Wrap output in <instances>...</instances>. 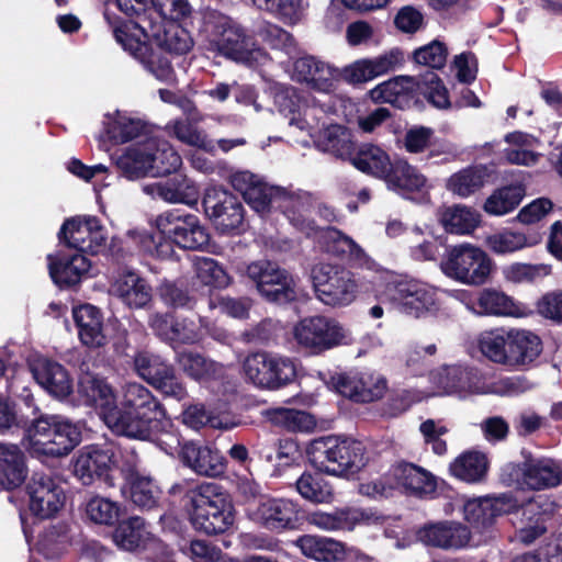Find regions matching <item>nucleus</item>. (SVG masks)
Instances as JSON below:
<instances>
[{"instance_id":"nucleus-1","label":"nucleus","mask_w":562,"mask_h":562,"mask_svg":"<svg viewBox=\"0 0 562 562\" xmlns=\"http://www.w3.org/2000/svg\"><path fill=\"white\" fill-rule=\"evenodd\" d=\"M103 15L123 49L160 81L167 82L173 78L171 63L160 50L184 55L193 46L190 33L177 20L165 21L159 26H148V30H139L140 35H135L128 32L125 22L109 10Z\"/></svg>"},{"instance_id":"nucleus-2","label":"nucleus","mask_w":562,"mask_h":562,"mask_svg":"<svg viewBox=\"0 0 562 562\" xmlns=\"http://www.w3.org/2000/svg\"><path fill=\"white\" fill-rule=\"evenodd\" d=\"M18 415L14 403L0 395V434L23 427V447L31 457L43 459L67 456L81 441L80 428L59 415H41L29 426Z\"/></svg>"},{"instance_id":"nucleus-3","label":"nucleus","mask_w":562,"mask_h":562,"mask_svg":"<svg viewBox=\"0 0 562 562\" xmlns=\"http://www.w3.org/2000/svg\"><path fill=\"white\" fill-rule=\"evenodd\" d=\"M403 63L404 56L401 49L393 48L374 58L356 60L339 72L314 56H304L295 60L293 78L316 91L329 93L335 89V82L339 76L349 83H362L396 70Z\"/></svg>"},{"instance_id":"nucleus-4","label":"nucleus","mask_w":562,"mask_h":562,"mask_svg":"<svg viewBox=\"0 0 562 562\" xmlns=\"http://www.w3.org/2000/svg\"><path fill=\"white\" fill-rule=\"evenodd\" d=\"M133 398L135 401L128 402V406L136 411L121 428L120 436L150 441L168 456H180L183 446L181 435L170 420L162 419L165 409L161 403L150 391H140Z\"/></svg>"},{"instance_id":"nucleus-5","label":"nucleus","mask_w":562,"mask_h":562,"mask_svg":"<svg viewBox=\"0 0 562 562\" xmlns=\"http://www.w3.org/2000/svg\"><path fill=\"white\" fill-rule=\"evenodd\" d=\"M149 390L136 382L126 383L123 387L122 400L117 404L113 389L104 379L86 374L78 384V392L85 398V403L99 409L104 424L116 435H120L122 427L128 422L134 412L128 402H134L133 396Z\"/></svg>"},{"instance_id":"nucleus-6","label":"nucleus","mask_w":562,"mask_h":562,"mask_svg":"<svg viewBox=\"0 0 562 562\" xmlns=\"http://www.w3.org/2000/svg\"><path fill=\"white\" fill-rule=\"evenodd\" d=\"M202 32L210 46L218 54L249 67L258 64L265 53L256 45L252 36L229 16L216 11L203 18Z\"/></svg>"},{"instance_id":"nucleus-7","label":"nucleus","mask_w":562,"mask_h":562,"mask_svg":"<svg viewBox=\"0 0 562 562\" xmlns=\"http://www.w3.org/2000/svg\"><path fill=\"white\" fill-rule=\"evenodd\" d=\"M308 461L321 472L347 477L358 473L367 462L361 441L325 436L312 440L306 449Z\"/></svg>"},{"instance_id":"nucleus-8","label":"nucleus","mask_w":562,"mask_h":562,"mask_svg":"<svg viewBox=\"0 0 562 562\" xmlns=\"http://www.w3.org/2000/svg\"><path fill=\"white\" fill-rule=\"evenodd\" d=\"M188 513L193 528L207 536L225 533L235 521L229 495L214 482H202L193 493V506Z\"/></svg>"},{"instance_id":"nucleus-9","label":"nucleus","mask_w":562,"mask_h":562,"mask_svg":"<svg viewBox=\"0 0 562 562\" xmlns=\"http://www.w3.org/2000/svg\"><path fill=\"white\" fill-rule=\"evenodd\" d=\"M439 266L442 273L452 280L482 285L491 274L493 262L480 247L461 243L446 248Z\"/></svg>"},{"instance_id":"nucleus-10","label":"nucleus","mask_w":562,"mask_h":562,"mask_svg":"<svg viewBox=\"0 0 562 562\" xmlns=\"http://www.w3.org/2000/svg\"><path fill=\"white\" fill-rule=\"evenodd\" d=\"M293 336L297 345L312 355H321L353 342L348 328L336 318L324 315L302 318L294 326Z\"/></svg>"},{"instance_id":"nucleus-11","label":"nucleus","mask_w":562,"mask_h":562,"mask_svg":"<svg viewBox=\"0 0 562 562\" xmlns=\"http://www.w3.org/2000/svg\"><path fill=\"white\" fill-rule=\"evenodd\" d=\"M316 297L330 307L351 304L358 293V283L349 270L328 262H318L311 269Z\"/></svg>"},{"instance_id":"nucleus-12","label":"nucleus","mask_w":562,"mask_h":562,"mask_svg":"<svg viewBox=\"0 0 562 562\" xmlns=\"http://www.w3.org/2000/svg\"><path fill=\"white\" fill-rule=\"evenodd\" d=\"M243 368L254 385L267 390H278L293 382L296 376V364L292 358L268 352L249 355Z\"/></svg>"},{"instance_id":"nucleus-13","label":"nucleus","mask_w":562,"mask_h":562,"mask_svg":"<svg viewBox=\"0 0 562 562\" xmlns=\"http://www.w3.org/2000/svg\"><path fill=\"white\" fill-rule=\"evenodd\" d=\"M156 226L162 236L183 249L202 250L210 243L207 228L195 214L184 210L172 209L159 214Z\"/></svg>"},{"instance_id":"nucleus-14","label":"nucleus","mask_w":562,"mask_h":562,"mask_svg":"<svg viewBox=\"0 0 562 562\" xmlns=\"http://www.w3.org/2000/svg\"><path fill=\"white\" fill-rule=\"evenodd\" d=\"M247 276L268 302L286 304L297 299V285L293 276L276 262L254 261L247 267Z\"/></svg>"},{"instance_id":"nucleus-15","label":"nucleus","mask_w":562,"mask_h":562,"mask_svg":"<svg viewBox=\"0 0 562 562\" xmlns=\"http://www.w3.org/2000/svg\"><path fill=\"white\" fill-rule=\"evenodd\" d=\"M58 238L74 252L95 255L105 250L106 234L94 216L71 217L61 225Z\"/></svg>"},{"instance_id":"nucleus-16","label":"nucleus","mask_w":562,"mask_h":562,"mask_svg":"<svg viewBox=\"0 0 562 562\" xmlns=\"http://www.w3.org/2000/svg\"><path fill=\"white\" fill-rule=\"evenodd\" d=\"M504 473L521 488L541 491L558 486L562 481V469L550 458H528L521 464H508Z\"/></svg>"},{"instance_id":"nucleus-17","label":"nucleus","mask_w":562,"mask_h":562,"mask_svg":"<svg viewBox=\"0 0 562 562\" xmlns=\"http://www.w3.org/2000/svg\"><path fill=\"white\" fill-rule=\"evenodd\" d=\"M25 494L30 512L40 519L54 517L65 503L63 487L49 473L33 472L25 484Z\"/></svg>"},{"instance_id":"nucleus-18","label":"nucleus","mask_w":562,"mask_h":562,"mask_svg":"<svg viewBox=\"0 0 562 562\" xmlns=\"http://www.w3.org/2000/svg\"><path fill=\"white\" fill-rule=\"evenodd\" d=\"M430 381L443 394L461 398L469 394H484L487 391L486 381L481 372L462 366H442L430 372Z\"/></svg>"},{"instance_id":"nucleus-19","label":"nucleus","mask_w":562,"mask_h":562,"mask_svg":"<svg viewBox=\"0 0 562 562\" xmlns=\"http://www.w3.org/2000/svg\"><path fill=\"white\" fill-rule=\"evenodd\" d=\"M248 517L268 530H292L300 522V508L291 499L267 496L248 509Z\"/></svg>"},{"instance_id":"nucleus-20","label":"nucleus","mask_w":562,"mask_h":562,"mask_svg":"<svg viewBox=\"0 0 562 562\" xmlns=\"http://www.w3.org/2000/svg\"><path fill=\"white\" fill-rule=\"evenodd\" d=\"M203 207L216 229L222 234H233L243 225V204L226 190L209 189L203 199Z\"/></svg>"},{"instance_id":"nucleus-21","label":"nucleus","mask_w":562,"mask_h":562,"mask_svg":"<svg viewBox=\"0 0 562 562\" xmlns=\"http://www.w3.org/2000/svg\"><path fill=\"white\" fill-rule=\"evenodd\" d=\"M333 386L345 397L359 403L381 398L386 391V380L372 371H349L331 378Z\"/></svg>"},{"instance_id":"nucleus-22","label":"nucleus","mask_w":562,"mask_h":562,"mask_svg":"<svg viewBox=\"0 0 562 562\" xmlns=\"http://www.w3.org/2000/svg\"><path fill=\"white\" fill-rule=\"evenodd\" d=\"M389 295L401 313L412 317H422L436 308L434 290L417 280H401L389 285Z\"/></svg>"},{"instance_id":"nucleus-23","label":"nucleus","mask_w":562,"mask_h":562,"mask_svg":"<svg viewBox=\"0 0 562 562\" xmlns=\"http://www.w3.org/2000/svg\"><path fill=\"white\" fill-rule=\"evenodd\" d=\"M415 537L427 548L454 551L463 549L470 543L471 531L459 521L441 520L424 524L416 529Z\"/></svg>"},{"instance_id":"nucleus-24","label":"nucleus","mask_w":562,"mask_h":562,"mask_svg":"<svg viewBox=\"0 0 562 562\" xmlns=\"http://www.w3.org/2000/svg\"><path fill=\"white\" fill-rule=\"evenodd\" d=\"M518 507L512 493L469 499L463 506L464 519L479 530L493 526L498 516L509 514Z\"/></svg>"},{"instance_id":"nucleus-25","label":"nucleus","mask_w":562,"mask_h":562,"mask_svg":"<svg viewBox=\"0 0 562 562\" xmlns=\"http://www.w3.org/2000/svg\"><path fill=\"white\" fill-rule=\"evenodd\" d=\"M113 464L112 449L99 445L83 447L74 463V473L83 484L90 485L95 480H103L112 485L110 470Z\"/></svg>"},{"instance_id":"nucleus-26","label":"nucleus","mask_w":562,"mask_h":562,"mask_svg":"<svg viewBox=\"0 0 562 562\" xmlns=\"http://www.w3.org/2000/svg\"><path fill=\"white\" fill-rule=\"evenodd\" d=\"M47 260L49 276L59 288L77 285L91 267L90 261L78 252L64 254L58 251L55 255H48Z\"/></svg>"},{"instance_id":"nucleus-27","label":"nucleus","mask_w":562,"mask_h":562,"mask_svg":"<svg viewBox=\"0 0 562 562\" xmlns=\"http://www.w3.org/2000/svg\"><path fill=\"white\" fill-rule=\"evenodd\" d=\"M389 476L394 487H402L407 494L425 497L432 495L437 488L436 477L427 470L409 462L393 465Z\"/></svg>"},{"instance_id":"nucleus-28","label":"nucleus","mask_w":562,"mask_h":562,"mask_svg":"<svg viewBox=\"0 0 562 562\" xmlns=\"http://www.w3.org/2000/svg\"><path fill=\"white\" fill-rule=\"evenodd\" d=\"M179 457L187 468L202 476L216 477L226 469L224 458L217 450L195 441L184 442Z\"/></svg>"},{"instance_id":"nucleus-29","label":"nucleus","mask_w":562,"mask_h":562,"mask_svg":"<svg viewBox=\"0 0 562 562\" xmlns=\"http://www.w3.org/2000/svg\"><path fill=\"white\" fill-rule=\"evenodd\" d=\"M276 210L289 220V222L299 231L307 236L315 232V224L307 216V211L312 205V194L302 190H290L282 188L278 195Z\"/></svg>"},{"instance_id":"nucleus-30","label":"nucleus","mask_w":562,"mask_h":562,"mask_svg":"<svg viewBox=\"0 0 562 562\" xmlns=\"http://www.w3.org/2000/svg\"><path fill=\"white\" fill-rule=\"evenodd\" d=\"M370 95L375 102L408 108L418 99V76H396L373 88Z\"/></svg>"},{"instance_id":"nucleus-31","label":"nucleus","mask_w":562,"mask_h":562,"mask_svg":"<svg viewBox=\"0 0 562 562\" xmlns=\"http://www.w3.org/2000/svg\"><path fill=\"white\" fill-rule=\"evenodd\" d=\"M111 294L131 308L145 307L151 300V288L134 271L121 274L111 285Z\"/></svg>"},{"instance_id":"nucleus-32","label":"nucleus","mask_w":562,"mask_h":562,"mask_svg":"<svg viewBox=\"0 0 562 562\" xmlns=\"http://www.w3.org/2000/svg\"><path fill=\"white\" fill-rule=\"evenodd\" d=\"M33 375L44 390L57 398H65L72 391V380L68 371L58 362L40 360L33 367Z\"/></svg>"},{"instance_id":"nucleus-33","label":"nucleus","mask_w":562,"mask_h":562,"mask_svg":"<svg viewBox=\"0 0 562 562\" xmlns=\"http://www.w3.org/2000/svg\"><path fill=\"white\" fill-rule=\"evenodd\" d=\"M74 319L80 341L89 348H99L106 344L101 312L93 305L75 307Z\"/></svg>"},{"instance_id":"nucleus-34","label":"nucleus","mask_w":562,"mask_h":562,"mask_svg":"<svg viewBox=\"0 0 562 562\" xmlns=\"http://www.w3.org/2000/svg\"><path fill=\"white\" fill-rule=\"evenodd\" d=\"M322 237L328 252L346 256L349 261L360 268L373 269L374 261L351 237L335 227L323 231Z\"/></svg>"},{"instance_id":"nucleus-35","label":"nucleus","mask_w":562,"mask_h":562,"mask_svg":"<svg viewBox=\"0 0 562 562\" xmlns=\"http://www.w3.org/2000/svg\"><path fill=\"white\" fill-rule=\"evenodd\" d=\"M26 477L24 454L18 445L0 442V490L19 487Z\"/></svg>"},{"instance_id":"nucleus-36","label":"nucleus","mask_w":562,"mask_h":562,"mask_svg":"<svg viewBox=\"0 0 562 562\" xmlns=\"http://www.w3.org/2000/svg\"><path fill=\"white\" fill-rule=\"evenodd\" d=\"M492 175L486 165H472L452 173L446 182L449 192L459 198H469L480 191Z\"/></svg>"},{"instance_id":"nucleus-37","label":"nucleus","mask_w":562,"mask_h":562,"mask_svg":"<svg viewBox=\"0 0 562 562\" xmlns=\"http://www.w3.org/2000/svg\"><path fill=\"white\" fill-rule=\"evenodd\" d=\"M295 544L306 558L319 562L341 561L346 557L345 543L328 537L304 535Z\"/></svg>"},{"instance_id":"nucleus-38","label":"nucleus","mask_w":562,"mask_h":562,"mask_svg":"<svg viewBox=\"0 0 562 562\" xmlns=\"http://www.w3.org/2000/svg\"><path fill=\"white\" fill-rule=\"evenodd\" d=\"M335 112L330 99L328 101L319 100L310 93L305 97V104L300 117H292L290 125L296 126L301 131H307L311 136L330 124L329 115Z\"/></svg>"},{"instance_id":"nucleus-39","label":"nucleus","mask_w":562,"mask_h":562,"mask_svg":"<svg viewBox=\"0 0 562 562\" xmlns=\"http://www.w3.org/2000/svg\"><path fill=\"white\" fill-rule=\"evenodd\" d=\"M542 352V341L538 335L526 329H510L509 367H525L533 362Z\"/></svg>"},{"instance_id":"nucleus-40","label":"nucleus","mask_w":562,"mask_h":562,"mask_svg":"<svg viewBox=\"0 0 562 562\" xmlns=\"http://www.w3.org/2000/svg\"><path fill=\"white\" fill-rule=\"evenodd\" d=\"M317 148L341 159H349L356 147L348 130L338 124H328L317 131L314 136Z\"/></svg>"},{"instance_id":"nucleus-41","label":"nucleus","mask_w":562,"mask_h":562,"mask_svg":"<svg viewBox=\"0 0 562 562\" xmlns=\"http://www.w3.org/2000/svg\"><path fill=\"white\" fill-rule=\"evenodd\" d=\"M385 181L389 188L403 195L423 192L427 188L426 177L403 159L392 162V170L387 172Z\"/></svg>"},{"instance_id":"nucleus-42","label":"nucleus","mask_w":562,"mask_h":562,"mask_svg":"<svg viewBox=\"0 0 562 562\" xmlns=\"http://www.w3.org/2000/svg\"><path fill=\"white\" fill-rule=\"evenodd\" d=\"M149 149L150 145L145 142L142 145L127 147L121 155L116 156L114 161L121 175L128 180L151 176Z\"/></svg>"},{"instance_id":"nucleus-43","label":"nucleus","mask_w":562,"mask_h":562,"mask_svg":"<svg viewBox=\"0 0 562 562\" xmlns=\"http://www.w3.org/2000/svg\"><path fill=\"white\" fill-rule=\"evenodd\" d=\"M103 125L106 137L115 144L131 142L143 135L146 128L142 120L119 111L113 115L106 114Z\"/></svg>"},{"instance_id":"nucleus-44","label":"nucleus","mask_w":562,"mask_h":562,"mask_svg":"<svg viewBox=\"0 0 562 562\" xmlns=\"http://www.w3.org/2000/svg\"><path fill=\"white\" fill-rule=\"evenodd\" d=\"M439 222L449 234L468 235L477 227L480 214L469 206L454 204L440 211Z\"/></svg>"},{"instance_id":"nucleus-45","label":"nucleus","mask_w":562,"mask_h":562,"mask_svg":"<svg viewBox=\"0 0 562 562\" xmlns=\"http://www.w3.org/2000/svg\"><path fill=\"white\" fill-rule=\"evenodd\" d=\"M488 461L484 453L467 451L450 463V473L467 483L482 482L487 473Z\"/></svg>"},{"instance_id":"nucleus-46","label":"nucleus","mask_w":562,"mask_h":562,"mask_svg":"<svg viewBox=\"0 0 562 562\" xmlns=\"http://www.w3.org/2000/svg\"><path fill=\"white\" fill-rule=\"evenodd\" d=\"M352 165L360 171L385 180L387 172L392 170L389 155L378 146L366 144L349 158Z\"/></svg>"},{"instance_id":"nucleus-47","label":"nucleus","mask_w":562,"mask_h":562,"mask_svg":"<svg viewBox=\"0 0 562 562\" xmlns=\"http://www.w3.org/2000/svg\"><path fill=\"white\" fill-rule=\"evenodd\" d=\"M188 0H150L149 15L142 19L139 30L159 26L165 21L179 20L190 14Z\"/></svg>"},{"instance_id":"nucleus-48","label":"nucleus","mask_w":562,"mask_h":562,"mask_svg":"<svg viewBox=\"0 0 562 562\" xmlns=\"http://www.w3.org/2000/svg\"><path fill=\"white\" fill-rule=\"evenodd\" d=\"M149 160L153 177H164L176 172L182 165L178 151L166 140L148 139Z\"/></svg>"},{"instance_id":"nucleus-49","label":"nucleus","mask_w":562,"mask_h":562,"mask_svg":"<svg viewBox=\"0 0 562 562\" xmlns=\"http://www.w3.org/2000/svg\"><path fill=\"white\" fill-rule=\"evenodd\" d=\"M510 329L495 328L481 333L477 344L482 355L490 361L508 366Z\"/></svg>"},{"instance_id":"nucleus-50","label":"nucleus","mask_w":562,"mask_h":562,"mask_svg":"<svg viewBox=\"0 0 562 562\" xmlns=\"http://www.w3.org/2000/svg\"><path fill=\"white\" fill-rule=\"evenodd\" d=\"M323 473L318 470L314 472L305 471L297 477L295 488L302 498L314 504L331 501L333 487Z\"/></svg>"},{"instance_id":"nucleus-51","label":"nucleus","mask_w":562,"mask_h":562,"mask_svg":"<svg viewBox=\"0 0 562 562\" xmlns=\"http://www.w3.org/2000/svg\"><path fill=\"white\" fill-rule=\"evenodd\" d=\"M176 362L188 376L196 381L215 378L222 370V366L218 363L190 350L178 351Z\"/></svg>"},{"instance_id":"nucleus-52","label":"nucleus","mask_w":562,"mask_h":562,"mask_svg":"<svg viewBox=\"0 0 562 562\" xmlns=\"http://www.w3.org/2000/svg\"><path fill=\"white\" fill-rule=\"evenodd\" d=\"M477 315L519 316L520 307L504 292L484 289L477 296Z\"/></svg>"},{"instance_id":"nucleus-53","label":"nucleus","mask_w":562,"mask_h":562,"mask_svg":"<svg viewBox=\"0 0 562 562\" xmlns=\"http://www.w3.org/2000/svg\"><path fill=\"white\" fill-rule=\"evenodd\" d=\"M147 535L144 519L133 516L119 524L113 532V541L123 550L135 551L144 544Z\"/></svg>"},{"instance_id":"nucleus-54","label":"nucleus","mask_w":562,"mask_h":562,"mask_svg":"<svg viewBox=\"0 0 562 562\" xmlns=\"http://www.w3.org/2000/svg\"><path fill=\"white\" fill-rule=\"evenodd\" d=\"M161 491L154 480L137 473L130 475V497L140 509L150 510L160 501Z\"/></svg>"},{"instance_id":"nucleus-55","label":"nucleus","mask_w":562,"mask_h":562,"mask_svg":"<svg viewBox=\"0 0 562 562\" xmlns=\"http://www.w3.org/2000/svg\"><path fill=\"white\" fill-rule=\"evenodd\" d=\"M167 128L169 130V133L181 143L205 151L215 150L214 143L209 139L206 134L189 117L177 119L168 123Z\"/></svg>"},{"instance_id":"nucleus-56","label":"nucleus","mask_w":562,"mask_h":562,"mask_svg":"<svg viewBox=\"0 0 562 562\" xmlns=\"http://www.w3.org/2000/svg\"><path fill=\"white\" fill-rule=\"evenodd\" d=\"M525 195L520 184L503 187L494 191L484 203V211L491 215H505L515 210Z\"/></svg>"},{"instance_id":"nucleus-57","label":"nucleus","mask_w":562,"mask_h":562,"mask_svg":"<svg viewBox=\"0 0 562 562\" xmlns=\"http://www.w3.org/2000/svg\"><path fill=\"white\" fill-rule=\"evenodd\" d=\"M70 529L67 524L50 525L40 535L38 550L47 558L59 555L70 543Z\"/></svg>"},{"instance_id":"nucleus-58","label":"nucleus","mask_w":562,"mask_h":562,"mask_svg":"<svg viewBox=\"0 0 562 562\" xmlns=\"http://www.w3.org/2000/svg\"><path fill=\"white\" fill-rule=\"evenodd\" d=\"M420 94L436 109L447 110L452 105L447 88L432 70L418 76V97Z\"/></svg>"},{"instance_id":"nucleus-59","label":"nucleus","mask_w":562,"mask_h":562,"mask_svg":"<svg viewBox=\"0 0 562 562\" xmlns=\"http://www.w3.org/2000/svg\"><path fill=\"white\" fill-rule=\"evenodd\" d=\"M164 201L171 203H195L199 191L195 183L187 176L176 173L173 177L162 181Z\"/></svg>"},{"instance_id":"nucleus-60","label":"nucleus","mask_w":562,"mask_h":562,"mask_svg":"<svg viewBox=\"0 0 562 562\" xmlns=\"http://www.w3.org/2000/svg\"><path fill=\"white\" fill-rule=\"evenodd\" d=\"M162 302L172 308L193 310L198 299L184 280L164 282L159 288Z\"/></svg>"},{"instance_id":"nucleus-61","label":"nucleus","mask_w":562,"mask_h":562,"mask_svg":"<svg viewBox=\"0 0 562 562\" xmlns=\"http://www.w3.org/2000/svg\"><path fill=\"white\" fill-rule=\"evenodd\" d=\"M207 327L205 317L194 321L184 316H175L170 345H193L203 337V328Z\"/></svg>"},{"instance_id":"nucleus-62","label":"nucleus","mask_w":562,"mask_h":562,"mask_svg":"<svg viewBox=\"0 0 562 562\" xmlns=\"http://www.w3.org/2000/svg\"><path fill=\"white\" fill-rule=\"evenodd\" d=\"M533 244L535 241H531L524 233L509 229L486 237V246L497 255L512 254Z\"/></svg>"},{"instance_id":"nucleus-63","label":"nucleus","mask_w":562,"mask_h":562,"mask_svg":"<svg viewBox=\"0 0 562 562\" xmlns=\"http://www.w3.org/2000/svg\"><path fill=\"white\" fill-rule=\"evenodd\" d=\"M281 187L268 186L260 180L243 198L257 213L265 215L276 210Z\"/></svg>"},{"instance_id":"nucleus-64","label":"nucleus","mask_w":562,"mask_h":562,"mask_svg":"<svg viewBox=\"0 0 562 562\" xmlns=\"http://www.w3.org/2000/svg\"><path fill=\"white\" fill-rule=\"evenodd\" d=\"M195 278L206 286L224 288L229 283V277L222 266L213 258H198L194 262Z\"/></svg>"}]
</instances>
